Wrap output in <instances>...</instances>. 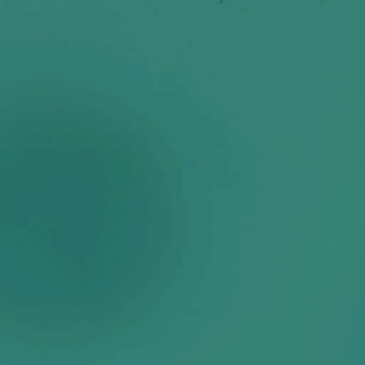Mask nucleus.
<instances>
[{"mask_svg":"<svg viewBox=\"0 0 365 365\" xmlns=\"http://www.w3.org/2000/svg\"><path fill=\"white\" fill-rule=\"evenodd\" d=\"M115 340H117V335H115Z\"/></svg>","mask_w":365,"mask_h":365,"instance_id":"obj_1","label":"nucleus"},{"mask_svg":"<svg viewBox=\"0 0 365 365\" xmlns=\"http://www.w3.org/2000/svg\"><path fill=\"white\" fill-rule=\"evenodd\" d=\"M115 340H117V335H115Z\"/></svg>","mask_w":365,"mask_h":365,"instance_id":"obj_2","label":"nucleus"},{"mask_svg":"<svg viewBox=\"0 0 365 365\" xmlns=\"http://www.w3.org/2000/svg\"><path fill=\"white\" fill-rule=\"evenodd\" d=\"M115 340H117V335H115Z\"/></svg>","mask_w":365,"mask_h":365,"instance_id":"obj_3","label":"nucleus"},{"mask_svg":"<svg viewBox=\"0 0 365 365\" xmlns=\"http://www.w3.org/2000/svg\"><path fill=\"white\" fill-rule=\"evenodd\" d=\"M115 129L117 128V126H116V125L115 126Z\"/></svg>","mask_w":365,"mask_h":365,"instance_id":"obj_4","label":"nucleus"},{"mask_svg":"<svg viewBox=\"0 0 365 365\" xmlns=\"http://www.w3.org/2000/svg\"><path fill=\"white\" fill-rule=\"evenodd\" d=\"M115 154L117 153V151H116V150L115 151Z\"/></svg>","mask_w":365,"mask_h":365,"instance_id":"obj_5","label":"nucleus"},{"mask_svg":"<svg viewBox=\"0 0 365 365\" xmlns=\"http://www.w3.org/2000/svg\"><path fill=\"white\" fill-rule=\"evenodd\" d=\"M115 308L117 307V305H116V304L115 305Z\"/></svg>","mask_w":365,"mask_h":365,"instance_id":"obj_6","label":"nucleus"}]
</instances>
